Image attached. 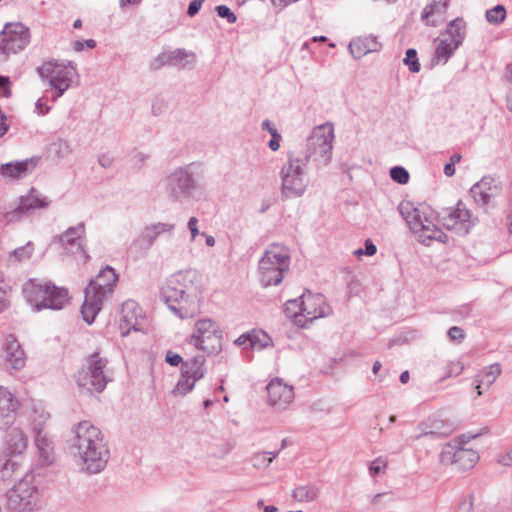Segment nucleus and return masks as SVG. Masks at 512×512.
<instances>
[{"label": "nucleus", "instance_id": "f3484780", "mask_svg": "<svg viewBox=\"0 0 512 512\" xmlns=\"http://www.w3.org/2000/svg\"><path fill=\"white\" fill-rule=\"evenodd\" d=\"M196 57L193 52H188L183 48L163 51L157 55L151 62L150 67L158 70L163 66H175L182 69H191L195 66Z\"/></svg>", "mask_w": 512, "mask_h": 512}, {"label": "nucleus", "instance_id": "c03bdc74", "mask_svg": "<svg viewBox=\"0 0 512 512\" xmlns=\"http://www.w3.org/2000/svg\"><path fill=\"white\" fill-rule=\"evenodd\" d=\"M279 452H263L261 454H257L253 457L254 466H268L274 458L277 457Z\"/></svg>", "mask_w": 512, "mask_h": 512}, {"label": "nucleus", "instance_id": "2eb2a0df", "mask_svg": "<svg viewBox=\"0 0 512 512\" xmlns=\"http://www.w3.org/2000/svg\"><path fill=\"white\" fill-rule=\"evenodd\" d=\"M439 218L446 229L453 230L461 235H466L477 221L461 201L457 203L454 209L442 210L439 213Z\"/></svg>", "mask_w": 512, "mask_h": 512}, {"label": "nucleus", "instance_id": "f03ea898", "mask_svg": "<svg viewBox=\"0 0 512 512\" xmlns=\"http://www.w3.org/2000/svg\"><path fill=\"white\" fill-rule=\"evenodd\" d=\"M198 273L186 269L172 274L161 290V297L168 308L179 318L194 317L200 310L195 292Z\"/></svg>", "mask_w": 512, "mask_h": 512}, {"label": "nucleus", "instance_id": "864d4df0", "mask_svg": "<svg viewBox=\"0 0 512 512\" xmlns=\"http://www.w3.org/2000/svg\"><path fill=\"white\" fill-rule=\"evenodd\" d=\"M448 335L452 341H461L465 337L463 329L458 326L451 327L448 331Z\"/></svg>", "mask_w": 512, "mask_h": 512}, {"label": "nucleus", "instance_id": "dca6fc26", "mask_svg": "<svg viewBox=\"0 0 512 512\" xmlns=\"http://www.w3.org/2000/svg\"><path fill=\"white\" fill-rule=\"evenodd\" d=\"M479 460V454L473 449L446 444L440 453V462L444 465H455L460 470H469Z\"/></svg>", "mask_w": 512, "mask_h": 512}, {"label": "nucleus", "instance_id": "423d86ee", "mask_svg": "<svg viewBox=\"0 0 512 512\" xmlns=\"http://www.w3.org/2000/svg\"><path fill=\"white\" fill-rule=\"evenodd\" d=\"M201 178L202 170L195 163L176 168L165 178V192L170 200L182 202L200 187Z\"/></svg>", "mask_w": 512, "mask_h": 512}, {"label": "nucleus", "instance_id": "4d7b16f0", "mask_svg": "<svg viewBox=\"0 0 512 512\" xmlns=\"http://www.w3.org/2000/svg\"><path fill=\"white\" fill-rule=\"evenodd\" d=\"M204 1L205 0H193V1H191L189 6H188V9H187V14L190 17L195 16L199 12V10L201 9V6H202Z\"/></svg>", "mask_w": 512, "mask_h": 512}, {"label": "nucleus", "instance_id": "5701e85b", "mask_svg": "<svg viewBox=\"0 0 512 512\" xmlns=\"http://www.w3.org/2000/svg\"><path fill=\"white\" fill-rule=\"evenodd\" d=\"M50 201L35 189L31 188L27 195L19 198V205L12 211L7 212L5 217L7 221L11 222L17 220L19 215L27 214L34 211L36 208H46Z\"/></svg>", "mask_w": 512, "mask_h": 512}, {"label": "nucleus", "instance_id": "e2e57ef3", "mask_svg": "<svg viewBox=\"0 0 512 512\" xmlns=\"http://www.w3.org/2000/svg\"><path fill=\"white\" fill-rule=\"evenodd\" d=\"M9 84H10L9 78L0 75V89L3 90V95L5 97H9L11 95Z\"/></svg>", "mask_w": 512, "mask_h": 512}, {"label": "nucleus", "instance_id": "412c9836", "mask_svg": "<svg viewBox=\"0 0 512 512\" xmlns=\"http://www.w3.org/2000/svg\"><path fill=\"white\" fill-rule=\"evenodd\" d=\"M268 402L276 410H285L294 400L293 387L280 378L272 379L267 385Z\"/></svg>", "mask_w": 512, "mask_h": 512}, {"label": "nucleus", "instance_id": "603ef678", "mask_svg": "<svg viewBox=\"0 0 512 512\" xmlns=\"http://www.w3.org/2000/svg\"><path fill=\"white\" fill-rule=\"evenodd\" d=\"M250 332L240 335L236 341L235 344L238 346H244V348L250 347L252 349H255V341L251 339Z\"/></svg>", "mask_w": 512, "mask_h": 512}, {"label": "nucleus", "instance_id": "0e129e2a", "mask_svg": "<svg viewBox=\"0 0 512 512\" xmlns=\"http://www.w3.org/2000/svg\"><path fill=\"white\" fill-rule=\"evenodd\" d=\"M262 129L267 130L271 134V136H273V135L278 136V134H279L275 125L272 122H270L269 120H264L262 122Z\"/></svg>", "mask_w": 512, "mask_h": 512}, {"label": "nucleus", "instance_id": "338daca9", "mask_svg": "<svg viewBox=\"0 0 512 512\" xmlns=\"http://www.w3.org/2000/svg\"><path fill=\"white\" fill-rule=\"evenodd\" d=\"M147 158H148V155L144 154L143 152H137L133 156V160H134L135 164L138 165L139 167L145 163Z\"/></svg>", "mask_w": 512, "mask_h": 512}, {"label": "nucleus", "instance_id": "052dcab7", "mask_svg": "<svg viewBox=\"0 0 512 512\" xmlns=\"http://www.w3.org/2000/svg\"><path fill=\"white\" fill-rule=\"evenodd\" d=\"M376 251H377L376 246L370 240H366L364 253L368 256H373L376 253ZM355 253L358 255H361V254H363V250L358 249Z\"/></svg>", "mask_w": 512, "mask_h": 512}, {"label": "nucleus", "instance_id": "13d9d810", "mask_svg": "<svg viewBox=\"0 0 512 512\" xmlns=\"http://www.w3.org/2000/svg\"><path fill=\"white\" fill-rule=\"evenodd\" d=\"M165 361L171 366H178L180 363L183 364V359L179 354L168 352L165 357Z\"/></svg>", "mask_w": 512, "mask_h": 512}, {"label": "nucleus", "instance_id": "37998d69", "mask_svg": "<svg viewBox=\"0 0 512 512\" xmlns=\"http://www.w3.org/2000/svg\"><path fill=\"white\" fill-rule=\"evenodd\" d=\"M390 177L393 181L399 184H406L409 181V173L402 166H395L390 170Z\"/></svg>", "mask_w": 512, "mask_h": 512}, {"label": "nucleus", "instance_id": "cd10ccee", "mask_svg": "<svg viewBox=\"0 0 512 512\" xmlns=\"http://www.w3.org/2000/svg\"><path fill=\"white\" fill-rule=\"evenodd\" d=\"M5 360L14 370H21L26 364L25 352L14 335L6 338Z\"/></svg>", "mask_w": 512, "mask_h": 512}, {"label": "nucleus", "instance_id": "4468645a", "mask_svg": "<svg viewBox=\"0 0 512 512\" xmlns=\"http://www.w3.org/2000/svg\"><path fill=\"white\" fill-rule=\"evenodd\" d=\"M30 42L29 29L20 22L7 23L0 32V63L23 50Z\"/></svg>", "mask_w": 512, "mask_h": 512}, {"label": "nucleus", "instance_id": "9b49d317", "mask_svg": "<svg viewBox=\"0 0 512 512\" xmlns=\"http://www.w3.org/2000/svg\"><path fill=\"white\" fill-rule=\"evenodd\" d=\"M189 343L208 354H217L222 348V330L219 324L211 318L198 319Z\"/></svg>", "mask_w": 512, "mask_h": 512}, {"label": "nucleus", "instance_id": "f257e3e1", "mask_svg": "<svg viewBox=\"0 0 512 512\" xmlns=\"http://www.w3.org/2000/svg\"><path fill=\"white\" fill-rule=\"evenodd\" d=\"M69 448L78 458L80 470L87 474L102 472L109 461L110 450L103 432L90 421H81L71 429Z\"/></svg>", "mask_w": 512, "mask_h": 512}, {"label": "nucleus", "instance_id": "c85d7f7f", "mask_svg": "<svg viewBox=\"0 0 512 512\" xmlns=\"http://www.w3.org/2000/svg\"><path fill=\"white\" fill-rule=\"evenodd\" d=\"M380 47L381 44L377 41V38L369 35L353 39L349 43L348 49L355 59H360L368 53L378 51Z\"/></svg>", "mask_w": 512, "mask_h": 512}, {"label": "nucleus", "instance_id": "69168bd1", "mask_svg": "<svg viewBox=\"0 0 512 512\" xmlns=\"http://www.w3.org/2000/svg\"><path fill=\"white\" fill-rule=\"evenodd\" d=\"M280 140H281V135L280 134H278V136L273 135L272 139L268 143L269 148L272 151H277L279 149V147H280Z\"/></svg>", "mask_w": 512, "mask_h": 512}, {"label": "nucleus", "instance_id": "0eeeda50", "mask_svg": "<svg viewBox=\"0 0 512 512\" xmlns=\"http://www.w3.org/2000/svg\"><path fill=\"white\" fill-rule=\"evenodd\" d=\"M289 249L278 243L271 244L259 261V276L263 287L279 285L289 270Z\"/></svg>", "mask_w": 512, "mask_h": 512}, {"label": "nucleus", "instance_id": "4c0bfd02", "mask_svg": "<svg viewBox=\"0 0 512 512\" xmlns=\"http://www.w3.org/2000/svg\"><path fill=\"white\" fill-rule=\"evenodd\" d=\"M319 490L313 485H302L293 490L292 496L298 502H312L318 497Z\"/></svg>", "mask_w": 512, "mask_h": 512}, {"label": "nucleus", "instance_id": "7ed1b4c3", "mask_svg": "<svg viewBox=\"0 0 512 512\" xmlns=\"http://www.w3.org/2000/svg\"><path fill=\"white\" fill-rule=\"evenodd\" d=\"M22 294L34 311L61 310L70 301L68 290L51 281L29 279L23 284Z\"/></svg>", "mask_w": 512, "mask_h": 512}, {"label": "nucleus", "instance_id": "473e14b6", "mask_svg": "<svg viewBox=\"0 0 512 512\" xmlns=\"http://www.w3.org/2000/svg\"><path fill=\"white\" fill-rule=\"evenodd\" d=\"M501 374V366L499 363H494L486 366L475 376L477 394L482 395V387L488 389Z\"/></svg>", "mask_w": 512, "mask_h": 512}, {"label": "nucleus", "instance_id": "09e8293b", "mask_svg": "<svg viewBox=\"0 0 512 512\" xmlns=\"http://www.w3.org/2000/svg\"><path fill=\"white\" fill-rule=\"evenodd\" d=\"M464 370V365L460 361H452L447 366L446 377L458 376Z\"/></svg>", "mask_w": 512, "mask_h": 512}, {"label": "nucleus", "instance_id": "f8f14e48", "mask_svg": "<svg viewBox=\"0 0 512 512\" xmlns=\"http://www.w3.org/2000/svg\"><path fill=\"white\" fill-rule=\"evenodd\" d=\"M37 71L42 81L55 90L56 94L53 100H56L71 86L76 74V66L72 62L65 65L55 61H47L38 67Z\"/></svg>", "mask_w": 512, "mask_h": 512}, {"label": "nucleus", "instance_id": "8fccbe9b", "mask_svg": "<svg viewBox=\"0 0 512 512\" xmlns=\"http://www.w3.org/2000/svg\"><path fill=\"white\" fill-rule=\"evenodd\" d=\"M32 253L31 243H28L27 246L16 248L13 251V256L16 257L19 261L23 259H27L30 257Z\"/></svg>", "mask_w": 512, "mask_h": 512}, {"label": "nucleus", "instance_id": "a18cd8bd", "mask_svg": "<svg viewBox=\"0 0 512 512\" xmlns=\"http://www.w3.org/2000/svg\"><path fill=\"white\" fill-rule=\"evenodd\" d=\"M251 339L255 341V349H263L268 346L269 336L264 331H252L250 332Z\"/></svg>", "mask_w": 512, "mask_h": 512}, {"label": "nucleus", "instance_id": "a878e982", "mask_svg": "<svg viewBox=\"0 0 512 512\" xmlns=\"http://www.w3.org/2000/svg\"><path fill=\"white\" fill-rule=\"evenodd\" d=\"M39 158L32 157L22 161L9 162L0 165V174L5 178L22 179L37 166Z\"/></svg>", "mask_w": 512, "mask_h": 512}, {"label": "nucleus", "instance_id": "a19ab883", "mask_svg": "<svg viewBox=\"0 0 512 512\" xmlns=\"http://www.w3.org/2000/svg\"><path fill=\"white\" fill-rule=\"evenodd\" d=\"M195 383L196 381L190 379V377H184L181 375L175 388L172 390V394L175 396H184L194 388Z\"/></svg>", "mask_w": 512, "mask_h": 512}, {"label": "nucleus", "instance_id": "7c9ffc66", "mask_svg": "<svg viewBox=\"0 0 512 512\" xmlns=\"http://www.w3.org/2000/svg\"><path fill=\"white\" fill-rule=\"evenodd\" d=\"M23 460L0 453V481L6 482L21 474Z\"/></svg>", "mask_w": 512, "mask_h": 512}, {"label": "nucleus", "instance_id": "e433bc0d", "mask_svg": "<svg viewBox=\"0 0 512 512\" xmlns=\"http://www.w3.org/2000/svg\"><path fill=\"white\" fill-rule=\"evenodd\" d=\"M284 312L287 317L293 319L294 324L299 327L306 328L307 320H304L301 296L298 299L288 300L285 304Z\"/></svg>", "mask_w": 512, "mask_h": 512}, {"label": "nucleus", "instance_id": "680f3d73", "mask_svg": "<svg viewBox=\"0 0 512 512\" xmlns=\"http://www.w3.org/2000/svg\"><path fill=\"white\" fill-rule=\"evenodd\" d=\"M198 219L196 217H191L188 221V229L191 232V239L194 240L197 235H199V230L197 227Z\"/></svg>", "mask_w": 512, "mask_h": 512}, {"label": "nucleus", "instance_id": "49530a36", "mask_svg": "<svg viewBox=\"0 0 512 512\" xmlns=\"http://www.w3.org/2000/svg\"><path fill=\"white\" fill-rule=\"evenodd\" d=\"M49 419V414L42 413L39 415L38 419H34L32 423V430L34 432V436H37V432L39 431L41 434H46L45 432V424Z\"/></svg>", "mask_w": 512, "mask_h": 512}, {"label": "nucleus", "instance_id": "393cba45", "mask_svg": "<svg viewBox=\"0 0 512 512\" xmlns=\"http://www.w3.org/2000/svg\"><path fill=\"white\" fill-rule=\"evenodd\" d=\"M18 401L5 387L0 386V431L9 428L16 417Z\"/></svg>", "mask_w": 512, "mask_h": 512}, {"label": "nucleus", "instance_id": "2f4dec72", "mask_svg": "<svg viewBox=\"0 0 512 512\" xmlns=\"http://www.w3.org/2000/svg\"><path fill=\"white\" fill-rule=\"evenodd\" d=\"M35 445L38 450L39 460L42 465H50L55 459L54 443L48 434L37 432L35 436Z\"/></svg>", "mask_w": 512, "mask_h": 512}, {"label": "nucleus", "instance_id": "c756f323", "mask_svg": "<svg viewBox=\"0 0 512 512\" xmlns=\"http://www.w3.org/2000/svg\"><path fill=\"white\" fill-rule=\"evenodd\" d=\"M448 3L447 0H434L432 3L426 5L421 13V20L427 25L435 27L438 21L443 17L446 12Z\"/></svg>", "mask_w": 512, "mask_h": 512}, {"label": "nucleus", "instance_id": "774afa93", "mask_svg": "<svg viewBox=\"0 0 512 512\" xmlns=\"http://www.w3.org/2000/svg\"><path fill=\"white\" fill-rule=\"evenodd\" d=\"M499 462L505 466L512 465V447L500 458Z\"/></svg>", "mask_w": 512, "mask_h": 512}, {"label": "nucleus", "instance_id": "5fc2aeb1", "mask_svg": "<svg viewBox=\"0 0 512 512\" xmlns=\"http://www.w3.org/2000/svg\"><path fill=\"white\" fill-rule=\"evenodd\" d=\"M478 435L479 434H462L456 437L451 444L464 447L466 443H468L471 439L476 438Z\"/></svg>", "mask_w": 512, "mask_h": 512}, {"label": "nucleus", "instance_id": "4be33fe9", "mask_svg": "<svg viewBox=\"0 0 512 512\" xmlns=\"http://www.w3.org/2000/svg\"><path fill=\"white\" fill-rule=\"evenodd\" d=\"M501 192V183L491 176L483 177L479 182L475 183L470 194L478 206L489 205L492 199L496 198Z\"/></svg>", "mask_w": 512, "mask_h": 512}, {"label": "nucleus", "instance_id": "72a5a7b5", "mask_svg": "<svg viewBox=\"0 0 512 512\" xmlns=\"http://www.w3.org/2000/svg\"><path fill=\"white\" fill-rule=\"evenodd\" d=\"M205 357L203 355L194 356L183 362L181 373L184 377H190L194 381L202 379L206 373L204 368Z\"/></svg>", "mask_w": 512, "mask_h": 512}, {"label": "nucleus", "instance_id": "aec40b11", "mask_svg": "<svg viewBox=\"0 0 512 512\" xmlns=\"http://www.w3.org/2000/svg\"><path fill=\"white\" fill-rule=\"evenodd\" d=\"M85 224L79 223L75 227H69L61 235L54 238L57 243L67 253L78 254L84 252Z\"/></svg>", "mask_w": 512, "mask_h": 512}, {"label": "nucleus", "instance_id": "bf43d9fd", "mask_svg": "<svg viewBox=\"0 0 512 512\" xmlns=\"http://www.w3.org/2000/svg\"><path fill=\"white\" fill-rule=\"evenodd\" d=\"M113 162H114L113 156H111L108 153L101 154L98 157V163L103 168H110L112 166Z\"/></svg>", "mask_w": 512, "mask_h": 512}, {"label": "nucleus", "instance_id": "79ce46f5", "mask_svg": "<svg viewBox=\"0 0 512 512\" xmlns=\"http://www.w3.org/2000/svg\"><path fill=\"white\" fill-rule=\"evenodd\" d=\"M403 62L409 67V70L412 73H417L420 71V63L417 57V51L414 48L407 49Z\"/></svg>", "mask_w": 512, "mask_h": 512}, {"label": "nucleus", "instance_id": "bb28decb", "mask_svg": "<svg viewBox=\"0 0 512 512\" xmlns=\"http://www.w3.org/2000/svg\"><path fill=\"white\" fill-rule=\"evenodd\" d=\"M28 438L20 428H12L6 440L5 448L2 454L23 460V453L27 449Z\"/></svg>", "mask_w": 512, "mask_h": 512}, {"label": "nucleus", "instance_id": "6ab92c4d", "mask_svg": "<svg viewBox=\"0 0 512 512\" xmlns=\"http://www.w3.org/2000/svg\"><path fill=\"white\" fill-rule=\"evenodd\" d=\"M144 317L142 309L134 300H127L122 304L120 311L119 329L122 336H127L131 331L142 330Z\"/></svg>", "mask_w": 512, "mask_h": 512}, {"label": "nucleus", "instance_id": "ea45409f", "mask_svg": "<svg viewBox=\"0 0 512 512\" xmlns=\"http://www.w3.org/2000/svg\"><path fill=\"white\" fill-rule=\"evenodd\" d=\"M486 20L490 24L499 25L506 18V9L503 5H497L488 9L485 14Z\"/></svg>", "mask_w": 512, "mask_h": 512}, {"label": "nucleus", "instance_id": "ddd939ff", "mask_svg": "<svg viewBox=\"0 0 512 512\" xmlns=\"http://www.w3.org/2000/svg\"><path fill=\"white\" fill-rule=\"evenodd\" d=\"M6 497L11 512H33L40 508L39 490L27 477L15 484Z\"/></svg>", "mask_w": 512, "mask_h": 512}, {"label": "nucleus", "instance_id": "1a4fd4ad", "mask_svg": "<svg viewBox=\"0 0 512 512\" xmlns=\"http://www.w3.org/2000/svg\"><path fill=\"white\" fill-rule=\"evenodd\" d=\"M107 364L108 360L102 357L99 351H95L85 358L75 376L81 393H100L105 389L108 378L104 373V368Z\"/></svg>", "mask_w": 512, "mask_h": 512}, {"label": "nucleus", "instance_id": "a211bd4d", "mask_svg": "<svg viewBox=\"0 0 512 512\" xmlns=\"http://www.w3.org/2000/svg\"><path fill=\"white\" fill-rule=\"evenodd\" d=\"M301 305L304 320H307V326L315 319L329 316L332 312L322 294H313L309 290L301 295Z\"/></svg>", "mask_w": 512, "mask_h": 512}, {"label": "nucleus", "instance_id": "58836bf2", "mask_svg": "<svg viewBox=\"0 0 512 512\" xmlns=\"http://www.w3.org/2000/svg\"><path fill=\"white\" fill-rule=\"evenodd\" d=\"M457 49L453 48V44L449 42L448 38H443L436 47L434 59L445 64Z\"/></svg>", "mask_w": 512, "mask_h": 512}, {"label": "nucleus", "instance_id": "3c124183", "mask_svg": "<svg viewBox=\"0 0 512 512\" xmlns=\"http://www.w3.org/2000/svg\"><path fill=\"white\" fill-rule=\"evenodd\" d=\"M8 290V285L0 282V312H2L9 304Z\"/></svg>", "mask_w": 512, "mask_h": 512}, {"label": "nucleus", "instance_id": "20e7f679", "mask_svg": "<svg viewBox=\"0 0 512 512\" xmlns=\"http://www.w3.org/2000/svg\"><path fill=\"white\" fill-rule=\"evenodd\" d=\"M117 281L118 275L110 266L103 268L95 279L90 281L85 289V300L81 307V314L86 323L94 322L102 309L104 299L114 291Z\"/></svg>", "mask_w": 512, "mask_h": 512}, {"label": "nucleus", "instance_id": "c9c22d12", "mask_svg": "<svg viewBox=\"0 0 512 512\" xmlns=\"http://www.w3.org/2000/svg\"><path fill=\"white\" fill-rule=\"evenodd\" d=\"M431 429L422 434V437L434 439L436 437L444 438L449 436L455 430L453 423L435 418L431 422Z\"/></svg>", "mask_w": 512, "mask_h": 512}, {"label": "nucleus", "instance_id": "de8ad7c7", "mask_svg": "<svg viewBox=\"0 0 512 512\" xmlns=\"http://www.w3.org/2000/svg\"><path fill=\"white\" fill-rule=\"evenodd\" d=\"M216 11L219 17L226 19L230 24L235 23L237 20L235 13L226 5L217 6Z\"/></svg>", "mask_w": 512, "mask_h": 512}, {"label": "nucleus", "instance_id": "f704fd0d", "mask_svg": "<svg viewBox=\"0 0 512 512\" xmlns=\"http://www.w3.org/2000/svg\"><path fill=\"white\" fill-rule=\"evenodd\" d=\"M445 35L448 40L453 44V48H459L466 37V22L463 18H455L447 25Z\"/></svg>", "mask_w": 512, "mask_h": 512}, {"label": "nucleus", "instance_id": "9d476101", "mask_svg": "<svg viewBox=\"0 0 512 512\" xmlns=\"http://www.w3.org/2000/svg\"><path fill=\"white\" fill-rule=\"evenodd\" d=\"M282 194L287 198L300 197L306 191L309 180L306 164L296 155L288 152L287 163L281 169Z\"/></svg>", "mask_w": 512, "mask_h": 512}, {"label": "nucleus", "instance_id": "39448f33", "mask_svg": "<svg viewBox=\"0 0 512 512\" xmlns=\"http://www.w3.org/2000/svg\"><path fill=\"white\" fill-rule=\"evenodd\" d=\"M334 127L325 123L315 127L307 139L304 149H295L296 155L304 164L312 163L317 168L326 166L332 159Z\"/></svg>", "mask_w": 512, "mask_h": 512}, {"label": "nucleus", "instance_id": "6e6d98bb", "mask_svg": "<svg viewBox=\"0 0 512 512\" xmlns=\"http://www.w3.org/2000/svg\"><path fill=\"white\" fill-rule=\"evenodd\" d=\"M472 510H473V500H472V497L469 496V497L463 499L459 503L456 512H472Z\"/></svg>", "mask_w": 512, "mask_h": 512}, {"label": "nucleus", "instance_id": "6e6552de", "mask_svg": "<svg viewBox=\"0 0 512 512\" xmlns=\"http://www.w3.org/2000/svg\"><path fill=\"white\" fill-rule=\"evenodd\" d=\"M399 211L410 229L414 233H418L424 243L426 240L446 241L447 235L434 224L429 207L423 205L414 207L411 203L406 202L399 205Z\"/></svg>", "mask_w": 512, "mask_h": 512}, {"label": "nucleus", "instance_id": "b1692460", "mask_svg": "<svg viewBox=\"0 0 512 512\" xmlns=\"http://www.w3.org/2000/svg\"><path fill=\"white\" fill-rule=\"evenodd\" d=\"M174 228V224L163 222L146 225L140 235L133 241L132 247L142 251H148L153 246L158 236L164 233H171Z\"/></svg>", "mask_w": 512, "mask_h": 512}]
</instances>
